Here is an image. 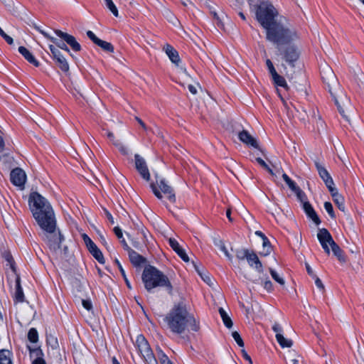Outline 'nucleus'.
<instances>
[{"label": "nucleus", "instance_id": "nucleus-1", "mask_svg": "<svg viewBox=\"0 0 364 364\" xmlns=\"http://www.w3.org/2000/svg\"><path fill=\"white\" fill-rule=\"evenodd\" d=\"M168 328L173 333L182 334L188 328L197 331L199 326L194 316L190 314L183 302L175 304L164 318Z\"/></svg>", "mask_w": 364, "mask_h": 364}, {"label": "nucleus", "instance_id": "nucleus-2", "mask_svg": "<svg viewBox=\"0 0 364 364\" xmlns=\"http://www.w3.org/2000/svg\"><path fill=\"white\" fill-rule=\"evenodd\" d=\"M28 205L33 218L43 230L52 232L56 224L54 211L46 198L37 192L31 193Z\"/></svg>", "mask_w": 364, "mask_h": 364}, {"label": "nucleus", "instance_id": "nucleus-3", "mask_svg": "<svg viewBox=\"0 0 364 364\" xmlns=\"http://www.w3.org/2000/svg\"><path fill=\"white\" fill-rule=\"evenodd\" d=\"M141 278L148 291L156 287H164L169 294L173 292V286L168 277L154 266L146 267Z\"/></svg>", "mask_w": 364, "mask_h": 364}, {"label": "nucleus", "instance_id": "nucleus-4", "mask_svg": "<svg viewBox=\"0 0 364 364\" xmlns=\"http://www.w3.org/2000/svg\"><path fill=\"white\" fill-rule=\"evenodd\" d=\"M267 39L281 46V44L288 43L298 38L296 32L285 27L281 22H277L274 26L266 30Z\"/></svg>", "mask_w": 364, "mask_h": 364}, {"label": "nucleus", "instance_id": "nucleus-5", "mask_svg": "<svg viewBox=\"0 0 364 364\" xmlns=\"http://www.w3.org/2000/svg\"><path fill=\"white\" fill-rule=\"evenodd\" d=\"M255 15L257 20L265 30H267L277 22L276 17L278 16V11L268 1H262L256 6Z\"/></svg>", "mask_w": 364, "mask_h": 364}, {"label": "nucleus", "instance_id": "nucleus-6", "mask_svg": "<svg viewBox=\"0 0 364 364\" xmlns=\"http://www.w3.org/2000/svg\"><path fill=\"white\" fill-rule=\"evenodd\" d=\"M43 238L47 243L50 250L52 252L53 256L55 258L60 257L63 254V250L61 249V242L63 240V236L60 232L56 231V225L54 227L52 232L44 230Z\"/></svg>", "mask_w": 364, "mask_h": 364}, {"label": "nucleus", "instance_id": "nucleus-7", "mask_svg": "<svg viewBox=\"0 0 364 364\" xmlns=\"http://www.w3.org/2000/svg\"><path fill=\"white\" fill-rule=\"evenodd\" d=\"M156 182L151 183V188L154 193V195L159 198H162L163 193L165 197L171 203H174L176 201V196L173 191L172 188L168 186L166 181V180L161 176H159L157 173L155 174Z\"/></svg>", "mask_w": 364, "mask_h": 364}, {"label": "nucleus", "instance_id": "nucleus-8", "mask_svg": "<svg viewBox=\"0 0 364 364\" xmlns=\"http://www.w3.org/2000/svg\"><path fill=\"white\" fill-rule=\"evenodd\" d=\"M136 345L146 364H157L156 359L144 336L139 335L136 340Z\"/></svg>", "mask_w": 364, "mask_h": 364}, {"label": "nucleus", "instance_id": "nucleus-9", "mask_svg": "<svg viewBox=\"0 0 364 364\" xmlns=\"http://www.w3.org/2000/svg\"><path fill=\"white\" fill-rule=\"evenodd\" d=\"M279 55L291 67H295V63L299 58L300 52L294 45L277 46Z\"/></svg>", "mask_w": 364, "mask_h": 364}, {"label": "nucleus", "instance_id": "nucleus-10", "mask_svg": "<svg viewBox=\"0 0 364 364\" xmlns=\"http://www.w3.org/2000/svg\"><path fill=\"white\" fill-rule=\"evenodd\" d=\"M317 237L325 252L329 255L331 250L328 245L331 246L333 243H336L330 232L326 228L320 229L318 232Z\"/></svg>", "mask_w": 364, "mask_h": 364}, {"label": "nucleus", "instance_id": "nucleus-11", "mask_svg": "<svg viewBox=\"0 0 364 364\" xmlns=\"http://www.w3.org/2000/svg\"><path fill=\"white\" fill-rule=\"evenodd\" d=\"M82 238L90 254L101 264L105 263V258L100 250L94 242L87 235H83Z\"/></svg>", "mask_w": 364, "mask_h": 364}, {"label": "nucleus", "instance_id": "nucleus-12", "mask_svg": "<svg viewBox=\"0 0 364 364\" xmlns=\"http://www.w3.org/2000/svg\"><path fill=\"white\" fill-rule=\"evenodd\" d=\"M134 161L137 171L144 180L149 181L150 180V173L145 159L139 154H136L134 155Z\"/></svg>", "mask_w": 364, "mask_h": 364}, {"label": "nucleus", "instance_id": "nucleus-13", "mask_svg": "<svg viewBox=\"0 0 364 364\" xmlns=\"http://www.w3.org/2000/svg\"><path fill=\"white\" fill-rule=\"evenodd\" d=\"M10 178L11 183L14 186L19 187L21 189H23L26 176L21 168H16L13 169L11 171Z\"/></svg>", "mask_w": 364, "mask_h": 364}, {"label": "nucleus", "instance_id": "nucleus-14", "mask_svg": "<svg viewBox=\"0 0 364 364\" xmlns=\"http://www.w3.org/2000/svg\"><path fill=\"white\" fill-rule=\"evenodd\" d=\"M121 243L123 245L124 248L128 251L129 259L133 265L139 267L146 262V259L134 250H132L128 246L124 239L121 241Z\"/></svg>", "mask_w": 364, "mask_h": 364}, {"label": "nucleus", "instance_id": "nucleus-15", "mask_svg": "<svg viewBox=\"0 0 364 364\" xmlns=\"http://www.w3.org/2000/svg\"><path fill=\"white\" fill-rule=\"evenodd\" d=\"M54 31L55 34L60 38L64 40L74 51L77 52L81 50V46L76 41L75 38L73 36L63 32L60 30H55Z\"/></svg>", "mask_w": 364, "mask_h": 364}, {"label": "nucleus", "instance_id": "nucleus-16", "mask_svg": "<svg viewBox=\"0 0 364 364\" xmlns=\"http://www.w3.org/2000/svg\"><path fill=\"white\" fill-rule=\"evenodd\" d=\"M87 36L95 44L100 46L105 51L114 52V47L110 43L100 39L92 31H87Z\"/></svg>", "mask_w": 364, "mask_h": 364}, {"label": "nucleus", "instance_id": "nucleus-17", "mask_svg": "<svg viewBox=\"0 0 364 364\" xmlns=\"http://www.w3.org/2000/svg\"><path fill=\"white\" fill-rule=\"evenodd\" d=\"M321 75H322V79H323V82H325L326 84L328 85V90H329L330 93L331 94V95H333V93L331 92V84L335 85L337 84L336 76H335L333 70L329 67L325 66L323 68Z\"/></svg>", "mask_w": 364, "mask_h": 364}, {"label": "nucleus", "instance_id": "nucleus-18", "mask_svg": "<svg viewBox=\"0 0 364 364\" xmlns=\"http://www.w3.org/2000/svg\"><path fill=\"white\" fill-rule=\"evenodd\" d=\"M240 140L244 144L251 146L255 149H258L262 152V149L259 147L257 141L252 135H250L247 131L243 130L238 134Z\"/></svg>", "mask_w": 364, "mask_h": 364}, {"label": "nucleus", "instance_id": "nucleus-19", "mask_svg": "<svg viewBox=\"0 0 364 364\" xmlns=\"http://www.w3.org/2000/svg\"><path fill=\"white\" fill-rule=\"evenodd\" d=\"M247 263L250 267L254 268L257 272H263V266L258 256L251 251L247 259Z\"/></svg>", "mask_w": 364, "mask_h": 364}, {"label": "nucleus", "instance_id": "nucleus-20", "mask_svg": "<svg viewBox=\"0 0 364 364\" xmlns=\"http://www.w3.org/2000/svg\"><path fill=\"white\" fill-rule=\"evenodd\" d=\"M168 242L171 248L177 253V255L184 261L188 262L189 258L185 250L181 247L178 241L174 238H169Z\"/></svg>", "mask_w": 364, "mask_h": 364}, {"label": "nucleus", "instance_id": "nucleus-21", "mask_svg": "<svg viewBox=\"0 0 364 364\" xmlns=\"http://www.w3.org/2000/svg\"><path fill=\"white\" fill-rule=\"evenodd\" d=\"M164 50L168 56L169 59L171 62L176 65H178L180 62V58L178 55V53L176 49L173 48L171 46L167 44L164 47Z\"/></svg>", "mask_w": 364, "mask_h": 364}, {"label": "nucleus", "instance_id": "nucleus-22", "mask_svg": "<svg viewBox=\"0 0 364 364\" xmlns=\"http://www.w3.org/2000/svg\"><path fill=\"white\" fill-rule=\"evenodd\" d=\"M18 52L24 57V58L33 64L36 67H38L40 63L33 56V55L24 46H20L18 48Z\"/></svg>", "mask_w": 364, "mask_h": 364}, {"label": "nucleus", "instance_id": "nucleus-23", "mask_svg": "<svg viewBox=\"0 0 364 364\" xmlns=\"http://www.w3.org/2000/svg\"><path fill=\"white\" fill-rule=\"evenodd\" d=\"M303 208L306 215L316 224L319 225L321 220L312 208L311 205L309 202H304Z\"/></svg>", "mask_w": 364, "mask_h": 364}, {"label": "nucleus", "instance_id": "nucleus-24", "mask_svg": "<svg viewBox=\"0 0 364 364\" xmlns=\"http://www.w3.org/2000/svg\"><path fill=\"white\" fill-rule=\"evenodd\" d=\"M107 137L112 141L113 144L118 148V149L122 154L127 155L129 154L128 149L126 146H124L119 140L115 139V137L112 132H108Z\"/></svg>", "mask_w": 364, "mask_h": 364}, {"label": "nucleus", "instance_id": "nucleus-25", "mask_svg": "<svg viewBox=\"0 0 364 364\" xmlns=\"http://www.w3.org/2000/svg\"><path fill=\"white\" fill-rule=\"evenodd\" d=\"M53 58L55 60L58 66L61 69L62 71L68 72L69 70L68 63L60 52L58 53V55H56L54 56Z\"/></svg>", "mask_w": 364, "mask_h": 364}, {"label": "nucleus", "instance_id": "nucleus-26", "mask_svg": "<svg viewBox=\"0 0 364 364\" xmlns=\"http://www.w3.org/2000/svg\"><path fill=\"white\" fill-rule=\"evenodd\" d=\"M272 79L274 84L277 86L282 87L287 90H289V86L287 84L286 80L283 76L279 75L277 72L272 75Z\"/></svg>", "mask_w": 364, "mask_h": 364}, {"label": "nucleus", "instance_id": "nucleus-27", "mask_svg": "<svg viewBox=\"0 0 364 364\" xmlns=\"http://www.w3.org/2000/svg\"><path fill=\"white\" fill-rule=\"evenodd\" d=\"M23 299L24 294L21 287L20 279L18 278L16 281V291L14 294V299L16 302H23Z\"/></svg>", "mask_w": 364, "mask_h": 364}, {"label": "nucleus", "instance_id": "nucleus-28", "mask_svg": "<svg viewBox=\"0 0 364 364\" xmlns=\"http://www.w3.org/2000/svg\"><path fill=\"white\" fill-rule=\"evenodd\" d=\"M331 247L333 255L338 258V259L342 263L345 262L346 257L343 255V250L340 248V247L336 243H333Z\"/></svg>", "mask_w": 364, "mask_h": 364}, {"label": "nucleus", "instance_id": "nucleus-29", "mask_svg": "<svg viewBox=\"0 0 364 364\" xmlns=\"http://www.w3.org/2000/svg\"><path fill=\"white\" fill-rule=\"evenodd\" d=\"M11 353L8 350H0V364H12Z\"/></svg>", "mask_w": 364, "mask_h": 364}, {"label": "nucleus", "instance_id": "nucleus-30", "mask_svg": "<svg viewBox=\"0 0 364 364\" xmlns=\"http://www.w3.org/2000/svg\"><path fill=\"white\" fill-rule=\"evenodd\" d=\"M276 339L282 348H290L293 344L291 340L284 338L282 334H276Z\"/></svg>", "mask_w": 364, "mask_h": 364}, {"label": "nucleus", "instance_id": "nucleus-31", "mask_svg": "<svg viewBox=\"0 0 364 364\" xmlns=\"http://www.w3.org/2000/svg\"><path fill=\"white\" fill-rule=\"evenodd\" d=\"M219 314L223 319V321L225 326L228 328H232V321L231 318H230V316L226 313V311L223 308H220Z\"/></svg>", "mask_w": 364, "mask_h": 364}, {"label": "nucleus", "instance_id": "nucleus-32", "mask_svg": "<svg viewBox=\"0 0 364 364\" xmlns=\"http://www.w3.org/2000/svg\"><path fill=\"white\" fill-rule=\"evenodd\" d=\"M315 165L320 177L323 181L331 177L328 171L321 164H319L318 161H316Z\"/></svg>", "mask_w": 364, "mask_h": 364}, {"label": "nucleus", "instance_id": "nucleus-33", "mask_svg": "<svg viewBox=\"0 0 364 364\" xmlns=\"http://www.w3.org/2000/svg\"><path fill=\"white\" fill-rule=\"evenodd\" d=\"M105 4L114 16L117 17L119 16L118 10L112 0H105Z\"/></svg>", "mask_w": 364, "mask_h": 364}, {"label": "nucleus", "instance_id": "nucleus-34", "mask_svg": "<svg viewBox=\"0 0 364 364\" xmlns=\"http://www.w3.org/2000/svg\"><path fill=\"white\" fill-rule=\"evenodd\" d=\"M28 339L31 343H36L38 341V333L36 328H31L28 333Z\"/></svg>", "mask_w": 364, "mask_h": 364}, {"label": "nucleus", "instance_id": "nucleus-35", "mask_svg": "<svg viewBox=\"0 0 364 364\" xmlns=\"http://www.w3.org/2000/svg\"><path fill=\"white\" fill-rule=\"evenodd\" d=\"M251 251L247 249H240L236 251V257L240 260L247 259Z\"/></svg>", "mask_w": 364, "mask_h": 364}, {"label": "nucleus", "instance_id": "nucleus-36", "mask_svg": "<svg viewBox=\"0 0 364 364\" xmlns=\"http://www.w3.org/2000/svg\"><path fill=\"white\" fill-rule=\"evenodd\" d=\"M333 200L336 205H337L338 208L343 212L345 210L343 197L341 194H339L337 197L333 198Z\"/></svg>", "mask_w": 364, "mask_h": 364}, {"label": "nucleus", "instance_id": "nucleus-37", "mask_svg": "<svg viewBox=\"0 0 364 364\" xmlns=\"http://www.w3.org/2000/svg\"><path fill=\"white\" fill-rule=\"evenodd\" d=\"M282 178L284 181L287 183L289 188L293 191L294 190H297V186L294 181H293L286 173L282 174Z\"/></svg>", "mask_w": 364, "mask_h": 364}, {"label": "nucleus", "instance_id": "nucleus-38", "mask_svg": "<svg viewBox=\"0 0 364 364\" xmlns=\"http://www.w3.org/2000/svg\"><path fill=\"white\" fill-rule=\"evenodd\" d=\"M215 245H217L220 250L221 251H223L224 252V254L225 255V256L230 259L231 260L232 259V256L230 255V253L228 252L225 244L223 243V242L222 240H218V241H215Z\"/></svg>", "mask_w": 364, "mask_h": 364}, {"label": "nucleus", "instance_id": "nucleus-39", "mask_svg": "<svg viewBox=\"0 0 364 364\" xmlns=\"http://www.w3.org/2000/svg\"><path fill=\"white\" fill-rule=\"evenodd\" d=\"M116 264H117V267H118V268H119V269L120 271V273H121L122 276L123 277V278L124 279V282H125L127 287L131 289H132V286L130 284L129 281L128 280V279L127 277V275L125 274V271L124 270L122 264L119 263V262L118 260H116Z\"/></svg>", "mask_w": 364, "mask_h": 364}, {"label": "nucleus", "instance_id": "nucleus-40", "mask_svg": "<svg viewBox=\"0 0 364 364\" xmlns=\"http://www.w3.org/2000/svg\"><path fill=\"white\" fill-rule=\"evenodd\" d=\"M269 272L272 277V278L276 281L279 284H280L281 285H284V280L282 277H281L278 274L277 272L274 270L272 268H269Z\"/></svg>", "mask_w": 364, "mask_h": 364}, {"label": "nucleus", "instance_id": "nucleus-41", "mask_svg": "<svg viewBox=\"0 0 364 364\" xmlns=\"http://www.w3.org/2000/svg\"><path fill=\"white\" fill-rule=\"evenodd\" d=\"M324 208L331 218H335L336 215L333 211V205L330 202L324 203Z\"/></svg>", "mask_w": 364, "mask_h": 364}, {"label": "nucleus", "instance_id": "nucleus-42", "mask_svg": "<svg viewBox=\"0 0 364 364\" xmlns=\"http://www.w3.org/2000/svg\"><path fill=\"white\" fill-rule=\"evenodd\" d=\"M257 162L264 169H266L271 175L274 176V173L272 168H269V166L267 164V163L262 159L261 158H257L256 159Z\"/></svg>", "mask_w": 364, "mask_h": 364}, {"label": "nucleus", "instance_id": "nucleus-43", "mask_svg": "<svg viewBox=\"0 0 364 364\" xmlns=\"http://www.w3.org/2000/svg\"><path fill=\"white\" fill-rule=\"evenodd\" d=\"M232 338H234V340L235 341V342L237 343V345L240 347L243 348L244 342H243L240 335L239 334V333L237 331H234V332H232Z\"/></svg>", "mask_w": 364, "mask_h": 364}, {"label": "nucleus", "instance_id": "nucleus-44", "mask_svg": "<svg viewBox=\"0 0 364 364\" xmlns=\"http://www.w3.org/2000/svg\"><path fill=\"white\" fill-rule=\"evenodd\" d=\"M158 356L161 364H172L167 355H165L161 350L158 353Z\"/></svg>", "mask_w": 364, "mask_h": 364}, {"label": "nucleus", "instance_id": "nucleus-45", "mask_svg": "<svg viewBox=\"0 0 364 364\" xmlns=\"http://www.w3.org/2000/svg\"><path fill=\"white\" fill-rule=\"evenodd\" d=\"M54 41H52V42L53 43H55L59 48L64 50L67 51L68 53H70V50L65 43L59 41L55 38H54Z\"/></svg>", "mask_w": 364, "mask_h": 364}, {"label": "nucleus", "instance_id": "nucleus-46", "mask_svg": "<svg viewBox=\"0 0 364 364\" xmlns=\"http://www.w3.org/2000/svg\"><path fill=\"white\" fill-rule=\"evenodd\" d=\"M293 192H294L296 194L298 198L301 202H303V203L304 202H306V195H305V193L299 187H297V190H294Z\"/></svg>", "mask_w": 364, "mask_h": 364}, {"label": "nucleus", "instance_id": "nucleus-47", "mask_svg": "<svg viewBox=\"0 0 364 364\" xmlns=\"http://www.w3.org/2000/svg\"><path fill=\"white\" fill-rule=\"evenodd\" d=\"M266 65L268 68L269 73L271 75V76L275 73H277V70L274 68L272 62L269 59L266 60Z\"/></svg>", "mask_w": 364, "mask_h": 364}, {"label": "nucleus", "instance_id": "nucleus-48", "mask_svg": "<svg viewBox=\"0 0 364 364\" xmlns=\"http://www.w3.org/2000/svg\"><path fill=\"white\" fill-rule=\"evenodd\" d=\"M82 304L87 311H90L92 309V304L90 300L82 299Z\"/></svg>", "mask_w": 364, "mask_h": 364}, {"label": "nucleus", "instance_id": "nucleus-49", "mask_svg": "<svg viewBox=\"0 0 364 364\" xmlns=\"http://www.w3.org/2000/svg\"><path fill=\"white\" fill-rule=\"evenodd\" d=\"M113 230L116 236L122 241L124 239L122 229L119 227H115Z\"/></svg>", "mask_w": 364, "mask_h": 364}, {"label": "nucleus", "instance_id": "nucleus-50", "mask_svg": "<svg viewBox=\"0 0 364 364\" xmlns=\"http://www.w3.org/2000/svg\"><path fill=\"white\" fill-rule=\"evenodd\" d=\"M313 279H314L315 280V284L316 286L319 289H321V291H323L324 290V286L321 282V280L317 277L316 276V277H314Z\"/></svg>", "mask_w": 364, "mask_h": 364}, {"label": "nucleus", "instance_id": "nucleus-51", "mask_svg": "<svg viewBox=\"0 0 364 364\" xmlns=\"http://www.w3.org/2000/svg\"><path fill=\"white\" fill-rule=\"evenodd\" d=\"M323 182L326 184L328 189L334 187V182H333L331 176L329 177L328 178H327L326 180H325Z\"/></svg>", "mask_w": 364, "mask_h": 364}, {"label": "nucleus", "instance_id": "nucleus-52", "mask_svg": "<svg viewBox=\"0 0 364 364\" xmlns=\"http://www.w3.org/2000/svg\"><path fill=\"white\" fill-rule=\"evenodd\" d=\"M333 98H334V101H335V104L336 105L337 107H338V109L340 112V114L345 118H346V116L344 114V111L343 109H342V107H341L338 100L333 95Z\"/></svg>", "mask_w": 364, "mask_h": 364}, {"label": "nucleus", "instance_id": "nucleus-53", "mask_svg": "<svg viewBox=\"0 0 364 364\" xmlns=\"http://www.w3.org/2000/svg\"><path fill=\"white\" fill-rule=\"evenodd\" d=\"M263 287L265 289H267L268 291H270L272 290V283L269 280H266L264 284Z\"/></svg>", "mask_w": 364, "mask_h": 364}, {"label": "nucleus", "instance_id": "nucleus-54", "mask_svg": "<svg viewBox=\"0 0 364 364\" xmlns=\"http://www.w3.org/2000/svg\"><path fill=\"white\" fill-rule=\"evenodd\" d=\"M242 357L249 362L250 364H252V360L250 358V356L247 354L246 350L245 349H242L241 350Z\"/></svg>", "mask_w": 364, "mask_h": 364}, {"label": "nucleus", "instance_id": "nucleus-55", "mask_svg": "<svg viewBox=\"0 0 364 364\" xmlns=\"http://www.w3.org/2000/svg\"><path fill=\"white\" fill-rule=\"evenodd\" d=\"M135 119L139 124V125L141 127V128L144 131H148L149 130L147 126L145 124V123L139 117H135Z\"/></svg>", "mask_w": 364, "mask_h": 364}, {"label": "nucleus", "instance_id": "nucleus-56", "mask_svg": "<svg viewBox=\"0 0 364 364\" xmlns=\"http://www.w3.org/2000/svg\"><path fill=\"white\" fill-rule=\"evenodd\" d=\"M272 329L276 333V334H282V329L279 324L277 323H274L272 326Z\"/></svg>", "mask_w": 364, "mask_h": 364}, {"label": "nucleus", "instance_id": "nucleus-57", "mask_svg": "<svg viewBox=\"0 0 364 364\" xmlns=\"http://www.w3.org/2000/svg\"><path fill=\"white\" fill-rule=\"evenodd\" d=\"M262 246L263 248H272V245L270 244V242L269 241L268 238L266 237L264 239H262Z\"/></svg>", "mask_w": 364, "mask_h": 364}, {"label": "nucleus", "instance_id": "nucleus-58", "mask_svg": "<svg viewBox=\"0 0 364 364\" xmlns=\"http://www.w3.org/2000/svg\"><path fill=\"white\" fill-rule=\"evenodd\" d=\"M49 49L52 53L53 57L55 56L56 55H58V53H59L60 52L58 48H56L53 45L49 46Z\"/></svg>", "mask_w": 364, "mask_h": 364}, {"label": "nucleus", "instance_id": "nucleus-59", "mask_svg": "<svg viewBox=\"0 0 364 364\" xmlns=\"http://www.w3.org/2000/svg\"><path fill=\"white\" fill-rule=\"evenodd\" d=\"M104 212H105L106 217L109 220V222L112 224H114V218H113L112 215H111V213L107 209H104Z\"/></svg>", "mask_w": 364, "mask_h": 364}, {"label": "nucleus", "instance_id": "nucleus-60", "mask_svg": "<svg viewBox=\"0 0 364 364\" xmlns=\"http://www.w3.org/2000/svg\"><path fill=\"white\" fill-rule=\"evenodd\" d=\"M328 191L331 193L332 198L337 197L339 195L338 190L335 187L329 188Z\"/></svg>", "mask_w": 364, "mask_h": 364}, {"label": "nucleus", "instance_id": "nucleus-61", "mask_svg": "<svg viewBox=\"0 0 364 364\" xmlns=\"http://www.w3.org/2000/svg\"><path fill=\"white\" fill-rule=\"evenodd\" d=\"M306 271L308 272V274L312 277H316V274L314 273V271L313 269H311V267H310V265L309 264H306Z\"/></svg>", "mask_w": 364, "mask_h": 364}, {"label": "nucleus", "instance_id": "nucleus-62", "mask_svg": "<svg viewBox=\"0 0 364 364\" xmlns=\"http://www.w3.org/2000/svg\"><path fill=\"white\" fill-rule=\"evenodd\" d=\"M272 250V248H263L262 251L259 252V255L262 256H267L269 255Z\"/></svg>", "mask_w": 364, "mask_h": 364}, {"label": "nucleus", "instance_id": "nucleus-63", "mask_svg": "<svg viewBox=\"0 0 364 364\" xmlns=\"http://www.w3.org/2000/svg\"><path fill=\"white\" fill-rule=\"evenodd\" d=\"M188 89L190 91V92L192 93L193 95L197 94L198 91H197V87H196V85H188Z\"/></svg>", "mask_w": 364, "mask_h": 364}, {"label": "nucleus", "instance_id": "nucleus-64", "mask_svg": "<svg viewBox=\"0 0 364 364\" xmlns=\"http://www.w3.org/2000/svg\"><path fill=\"white\" fill-rule=\"evenodd\" d=\"M32 364H46V362L42 358L38 357L33 361Z\"/></svg>", "mask_w": 364, "mask_h": 364}]
</instances>
